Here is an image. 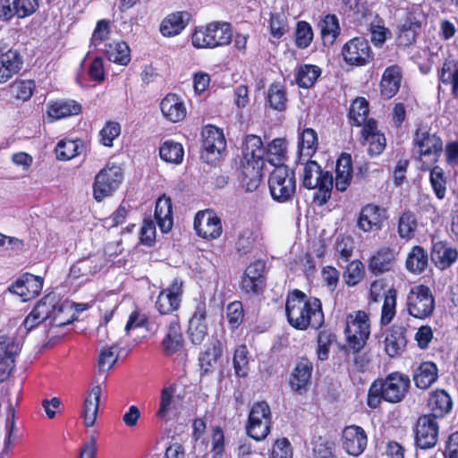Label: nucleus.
<instances>
[{
    "label": "nucleus",
    "instance_id": "f257e3e1",
    "mask_svg": "<svg viewBox=\"0 0 458 458\" xmlns=\"http://www.w3.org/2000/svg\"><path fill=\"white\" fill-rule=\"evenodd\" d=\"M74 319L72 304L56 293L42 297L25 318L23 327L30 332L40 324L60 327L71 324Z\"/></svg>",
    "mask_w": 458,
    "mask_h": 458
},
{
    "label": "nucleus",
    "instance_id": "f03ea898",
    "mask_svg": "<svg viewBox=\"0 0 458 458\" xmlns=\"http://www.w3.org/2000/svg\"><path fill=\"white\" fill-rule=\"evenodd\" d=\"M285 313L289 324L299 330H306L308 327L318 329L324 323L321 301L318 298L308 297L299 290L288 295Z\"/></svg>",
    "mask_w": 458,
    "mask_h": 458
},
{
    "label": "nucleus",
    "instance_id": "7ed1b4c3",
    "mask_svg": "<svg viewBox=\"0 0 458 458\" xmlns=\"http://www.w3.org/2000/svg\"><path fill=\"white\" fill-rule=\"evenodd\" d=\"M266 148L260 137L250 134L242 142L240 181L246 191H254L262 179Z\"/></svg>",
    "mask_w": 458,
    "mask_h": 458
},
{
    "label": "nucleus",
    "instance_id": "20e7f679",
    "mask_svg": "<svg viewBox=\"0 0 458 458\" xmlns=\"http://www.w3.org/2000/svg\"><path fill=\"white\" fill-rule=\"evenodd\" d=\"M415 153L421 163L420 169H429L437 163L443 153V141L436 133H430L425 128L417 129L413 137Z\"/></svg>",
    "mask_w": 458,
    "mask_h": 458
},
{
    "label": "nucleus",
    "instance_id": "39448f33",
    "mask_svg": "<svg viewBox=\"0 0 458 458\" xmlns=\"http://www.w3.org/2000/svg\"><path fill=\"white\" fill-rule=\"evenodd\" d=\"M344 333L348 346L353 352L360 351L370 335L369 315L363 310H357L348 314Z\"/></svg>",
    "mask_w": 458,
    "mask_h": 458
},
{
    "label": "nucleus",
    "instance_id": "423d86ee",
    "mask_svg": "<svg viewBox=\"0 0 458 458\" xmlns=\"http://www.w3.org/2000/svg\"><path fill=\"white\" fill-rule=\"evenodd\" d=\"M435 306V297L428 286L418 284L410 289L407 294L406 307L411 316L419 319H426L432 316Z\"/></svg>",
    "mask_w": 458,
    "mask_h": 458
},
{
    "label": "nucleus",
    "instance_id": "0eeeda50",
    "mask_svg": "<svg viewBox=\"0 0 458 458\" xmlns=\"http://www.w3.org/2000/svg\"><path fill=\"white\" fill-rule=\"evenodd\" d=\"M123 173L120 165L108 163L95 176L93 196L97 201L113 195L123 182Z\"/></svg>",
    "mask_w": 458,
    "mask_h": 458
},
{
    "label": "nucleus",
    "instance_id": "6e6552de",
    "mask_svg": "<svg viewBox=\"0 0 458 458\" xmlns=\"http://www.w3.org/2000/svg\"><path fill=\"white\" fill-rule=\"evenodd\" d=\"M271 196L279 202L290 199L296 189L295 176L293 170L286 165H276L268 179Z\"/></svg>",
    "mask_w": 458,
    "mask_h": 458
},
{
    "label": "nucleus",
    "instance_id": "1a4fd4ad",
    "mask_svg": "<svg viewBox=\"0 0 458 458\" xmlns=\"http://www.w3.org/2000/svg\"><path fill=\"white\" fill-rule=\"evenodd\" d=\"M271 411L266 402L255 403L249 413L246 431L256 441L265 439L270 432Z\"/></svg>",
    "mask_w": 458,
    "mask_h": 458
},
{
    "label": "nucleus",
    "instance_id": "9d476101",
    "mask_svg": "<svg viewBox=\"0 0 458 458\" xmlns=\"http://www.w3.org/2000/svg\"><path fill=\"white\" fill-rule=\"evenodd\" d=\"M194 229L199 237L207 240L217 239L223 232L221 219L210 209L199 211L196 214Z\"/></svg>",
    "mask_w": 458,
    "mask_h": 458
},
{
    "label": "nucleus",
    "instance_id": "9b49d317",
    "mask_svg": "<svg viewBox=\"0 0 458 458\" xmlns=\"http://www.w3.org/2000/svg\"><path fill=\"white\" fill-rule=\"evenodd\" d=\"M202 158L207 162H213L225 149L226 142L224 133L220 129L208 125L202 131Z\"/></svg>",
    "mask_w": 458,
    "mask_h": 458
},
{
    "label": "nucleus",
    "instance_id": "f8f14e48",
    "mask_svg": "<svg viewBox=\"0 0 458 458\" xmlns=\"http://www.w3.org/2000/svg\"><path fill=\"white\" fill-rule=\"evenodd\" d=\"M438 424L431 415L419 418L415 427V443L420 449H428L436 445L438 437Z\"/></svg>",
    "mask_w": 458,
    "mask_h": 458
},
{
    "label": "nucleus",
    "instance_id": "ddd939ff",
    "mask_svg": "<svg viewBox=\"0 0 458 458\" xmlns=\"http://www.w3.org/2000/svg\"><path fill=\"white\" fill-rule=\"evenodd\" d=\"M380 385L385 393V401L396 403L405 397L410 387V378L404 374L394 372L380 381Z\"/></svg>",
    "mask_w": 458,
    "mask_h": 458
},
{
    "label": "nucleus",
    "instance_id": "4468645a",
    "mask_svg": "<svg viewBox=\"0 0 458 458\" xmlns=\"http://www.w3.org/2000/svg\"><path fill=\"white\" fill-rule=\"evenodd\" d=\"M344 61L352 65H365L372 57L369 42L363 38H354L344 44L342 49Z\"/></svg>",
    "mask_w": 458,
    "mask_h": 458
},
{
    "label": "nucleus",
    "instance_id": "2eb2a0df",
    "mask_svg": "<svg viewBox=\"0 0 458 458\" xmlns=\"http://www.w3.org/2000/svg\"><path fill=\"white\" fill-rule=\"evenodd\" d=\"M341 441L344 450L349 455L359 456L367 447L368 437L361 427L351 425L344 428Z\"/></svg>",
    "mask_w": 458,
    "mask_h": 458
},
{
    "label": "nucleus",
    "instance_id": "dca6fc26",
    "mask_svg": "<svg viewBox=\"0 0 458 458\" xmlns=\"http://www.w3.org/2000/svg\"><path fill=\"white\" fill-rule=\"evenodd\" d=\"M182 295V282L175 279L172 284L162 290L156 301V307L161 314H169L180 307Z\"/></svg>",
    "mask_w": 458,
    "mask_h": 458
},
{
    "label": "nucleus",
    "instance_id": "f3484780",
    "mask_svg": "<svg viewBox=\"0 0 458 458\" xmlns=\"http://www.w3.org/2000/svg\"><path fill=\"white\" fill-rule=\"evenodd\" d=\"M386 219V210L384 208L368 204L361 208L357 225L363 232L378 231Z\"/></svg>",
    "mask_w": 458,
    "mask_h": 458
},
{
    "label": "nucleus",
    "instance_id": "a211bd4d",
    "mask_svg": "<svg viewBox=\"0 0 458 458\" xmlns=\"http://www.w3.org/2000/svg\"><path fill=\"white\" fill-rule=\"evenodd\" d=\"M43 288V279L31 274H25L10 288V291L20 296L23 301L35 298Z\"/></svg>",
    "mask_w": 458,
    "mask_h": 458
},
{
    "label": "nucleus",
    "instance_id": "6ab92c4d",
    "mask_svg": "<svg viewBox=\"0 0 458 458\" xmlns=\"http://www.w3.org/2000/svg\"><path fill=\"white\" fill-rule=\"evenodd\" d=\"M207 309L205 303H199L189 321L188 335L194 344H200L208 335Z\"/></svg>",
    "mask_w": 458,
    "mask_h": 458
},
{
    "label": "nucleus",
    "instance_id": "aec40b11",
    "mask_svg": "<svg viewBox=\"0 0 458 458\" xmlns=\"http://www.w3.org/2000/svg\"><path fill=\"white\" fill-rule=\"evenodd\" d=\"M159 106L163 116L171 123L182 121L187 114L183 99L174 93L167 94Z\"/></svg>",
    "mask_w": 458,
    "mask_h": 458
},
{
    "label": "nucleus",
    "instance_id": "412c9836",
    "mask_svg": "<svg viewBox=\"0 0 458 458\" xmlns=\"http://www.w3.org/2000/svg\"><path fill=\"white\" fill-rule=\"evenodd\" d=\"M22 58L20 53L14 49L0 55V84L7 82L15 74H17L22 67Z\"/></svg>",
    "mask_w": 458,
    "mask_h": 458
},
{
    "label": "nucleus",
    "instance_id": "4be33fe9",
    "mask_svg": "<svg viewBox=\"0 0 458 458\" xmlns=\"http://www.w3.org/2000/svg\"><path fill=\"white\" fill-rule=\"evenodd\" d=\"M431 259L441 270L450 267L458 259V251L449 243L439 241L434 243Z\"/></svg>",
    "mask_w": 458,
    "mask_h": 458
},
{
    "label": "nucleus",
    "instance_id": "5701e85b",
    "mask_svg": "<svg viewBox=\"0 0 458 458\" xmlns=\"http://www.w3.org/2000/svg\"><path fill=\"white\" fill-rule=\"evenodd\" d=\"M407 344L406 329L400 326L392 327L385 339V351L389 357L400 356Z\"/></svg>",
    "mask_w": 458,
    "mask_h": 458
},
{
    "label": "nucleus",
    "instance_id": "b1692460",
    "mask_svg": "<svg viewBox=\"0 0 458 458\" xmlns=\"http://www.w3.org/2000/svg\"><path fill=\"white\" fill-rule=\"evenodd\" d=\"M312 370V363L307 359H301L292 372L290 378L291 388L299 393L305 391L310 381Z\"/></svg>",
    "mask_w": 458,
    "mask_h": 458
},
{
    "label": "nucleus",
    "instance_id": "393cba45",
    "mask_svg": "<svg viewBox=\"0 0 458 458\" xmlns=\"http://www.w3.org/2000/svg\"><path fill=\"white\" fill-rule=\"evenodd\" d=\"M361 135L366 143L369 144V152L372 156L379 155L386 147V139L377 129L375 121L369 120L364 124Z\"/></svg>",
    "mask_w": 458,
    "mask_h": 458
},
{
    "label": "nucleus",
    "instance_id": "a878e982",
    "mask_svg": "<svg viewBox=\"0 0 458 458\" xmlns=\"http://www.w3.org/2000/svg\"><path fill=\"white\" fill-rule=\"evenodd\" d=\"M155 219L163 233H168L174 225L171 199L165 195L156 201Z\"/></svg>",
    "mask_w": 458,
    "mask_h": 458
},
{
    "label": "nucleus",
    "instance_id": "bb28decb",
    "mask_svg": "<svg viewBox=\"0 0 458 458\" xmlns=\"http://www.w3.org/2000/svg\"><path fill=\"white\" fill-rule=\"evenodd\" d=\"M352 157L348 154H343L336 162L335 166V189L338 191H345L352 180Z\"/></svg>",
    "mask_w": 458,
    "mask_h": 458
},
{
    "label": "nucleus",
    "instance_id": "cd10ccee",
    "mask_svg": "<svg viewBox=\"0 0 458 458\" xmlns=\"http://www.w3.org/2000/svg\"><path fill=\"white\" fill-rule=\"evenodd\" d=\"M333 186L332 174L328 171H324L321 176L316 177L315 183L313 182L308 189L316 191L313 199L318 205L322 206L330 199Z\"/></svg>",
    "mask_w": 458,
    "mask_h": 458
},
{
    "label": "nucleus",
    "instance_id": "c85d7f7f",
    "mask_svg": "<svg viewBox=\"0 0 458 458\" xmlns=\"http://www.w3.org/2000/svg\"><path fill=\"white\" fill-rule=\"evenodd\" d=\"M402 74L401 68L397 65L387 67L380 82L381 93L386 98L394 97L399 90Z\"/></svg>",
    "mask_w": 458,
    "mask_h": 458
},
{
    "label": "nucleus",
    "instance_id": "c756f323",
    "mask_svg": "<svg viewBox=\"0 0 458 458\" xmlns=\"http://www.w3.org/2000/svg\"><path fill=\"white\" fill-rule=\"evenodd\" d=\"M420 29V23L417 18L409 13L399 27L397 35V44L403 47L411 45L416 38V35Z\"/></svg>",
    "mask_w": 458,
    "mask_h": 458
},
{
    "label": "nucleus",
    "instance_id": "7c9ffc66",
    "mask_svg": "<svg viewBox=\"0 0 458 458\" xmlns=\"http://www.w3.org/2000/svg\"><path fill=\"white\" fill-rule=\"evenodd\" d=\"M100 395L101 387L99 386H94L91 387L88 396L85 398L82 417L84 424L87 427H92L96 421Z\"/></svg>",
    "mask_w": 458,
    "mask_h": 458
},
{
    "label": "nucleus",
    "instance_id": "2f4dec72",
    "mask_svg": "<svg viewBox=\"0 0 458 458\" xmlns=\"http://www.w3.org/2000/svg\"><path fill=\"white\" fill-rule=\"evenodd\" d=\"M263 263L258 261L250 264L245 270L242 287L246 293H257L262 284Z\"/></svg>",
    "mask_w": 458,
    "mask_h": 458
},
{
    "label": "nucleus",
    "instance_id": "473e14b6",
    "mask_svg": "<svg viewBox=\"0 0 458 458\" xmlns=\"http://www.w3.org/2000/svg\"><path fill=\"white\" fill-rule=\"evenodd\" d=\"M428 407L432 411L430 415L436 419L437 417H444L450 412L453 407V402L450 395L445 391L437 390L430 395Z\"/></svg>",
    "mask_w": 458,
    "mask_h": 458
},
{
    "label": "nucleus",
    "instance_id": "72a5a7b5",
    "mask_svg": "<svg viewBox=\"0 0 458 458\" xmlns=\"http://www.w3.org/2000/svg\"><path fill=\"white\" fill-rule=\"evenodd\" d=\"M19 351L20 343L13 335H0V365L13 366Z\"/></svg>",
    "mask_w": 458,
    "mask_h": 458
},
{
    "label": "nucleus",
    "instance_id": "f704fd0d",
    "mask_svg": "<svg viewBox=\"0 0 458 458\" xmlns=\"http://www.w3.org/2000/svg\"><path fill=\"white\" fill-rule=\"evenodd\" d=\"M437 378V368L430 361L421 363L414 371L413 380L417 387L427 389Z\"/></svg>",
    "mask_w": 458,
    "mask_h": 458
},
{
    "label": "nucleus",
    "instance_id": "c9c22d12",
    "mask_svg": "<svg viewBox=\"0 0 458 458\" xmlns=\"http://www.w3.org/2000/svg\"><path fill=\"white\" fill-rule=\"evenodd\" d=\"M395 259V252L390 248L379 250L369 261V268L373 273L381 274L392 269Z\"/></svg>",
    "mask_w": 458,
    "mask_h": 458
},
{
    "label": "nucleus",
    "instance_id": "e433bc0d",
    "mask_svg": "<svg viewBox=\"0 0 458 458\" xmlns=\"http://www.w3.org/2000/svg\"><path fill=\"white\" fill-rule=\"evenodd\" d=\"M81 110V105L74 100H58L48 105L47 114L53 119L57 120L76 115Z\"/></svg>",
    "mask_w": 458,
    "mask_h": 458
},
{
    "label": "nucleus",
    "instance_id": "4c0bfd02",
    "mask_svg": "<svg viewBox=\"0 0 458 458\" xmlns=\"http://www.w3.org/2000/svg\"><path fill=\"white\" fill-rule=\"evenodd\" d=\"M318 140L315 130L304 129L299 138L300 160L311 158L318 149Z\"/></svg>",
    "mask_w": 458,
    "mask_h": 458
},
{
    "label": "nucleus",
    "instance_id": "58836bf2",
    "mask_svg": "<svg viewBox=\"0 0 458 458\" xmlns=\"http://www.w3.org/2000/svg\"><path fill=\"white\" fill-rule=\"evenodd\" d=\"M159 157L166 163L179 165L183 160V147L181 143L174 140H165L159 147Z\"/></svg>",
    "mask_w": 458,
    "mask_h": 458
},
{
    "label": "nucleus",
    "instance_id": "ea45409f",
    "mask_svg": "<svg viewBox=\"0 0 458 458\" xmlns=\"http://www.w3.org/2000/svg\"><path fill=\"white\" fill-rule=\"evenodd\" d=\"M175 387L169 386L164 387L160 394L159 408L157 411V417L162 420H168L171 413L176 409V402L174 398Z\"/></svg>",
    "mask_w": 458,
    "mask_h": 458
},
{
    "label": "nucleus",
    "instance_id": "a19ab883",
    "mask_svg": "<svg viewBox=\"0 0 458 458\" xmlns=\"http://www.w3.org/2000/svg\"><path fill=\"white\" fill-rule=\"evenodd\" d=\"M185 28L183 13L177 12L168 14L161 22L159 31L164 37H174Z\"/></svg>",
    "mask_w": 458,
    "mask_h": 458
},
{
    "label": "nucleus",
    "instance_id": "79ce46f5",
    "mask_svg": "<svg viewBox=\"0 0 458 458\" xmlns=\"http://www.w3.org/2000/svg\"><path fill=\"white\" fill-rule=\"evenodd\" d=\"M83 148L81 140H62L55 147L56 158L61 161L71 160L79 156Z\"/></svg>",
    "mask_w": 458,
    "mask_h": 458
},
{
    "label": "nucleus",
    "instance_id": "37998d69",
    "mask_svg": "<svg viewBox=\"0 0 458 458\" xmlns=\"http://www.w3.org/2000/svg\"><path fill=\"white\" fill-rule=\"evenodd\" d=\"M428 263V252L420 246H414L406 259V268L414 274L422 273Z\"/></svg>",
    "mask_w": 458,
    "mask_h": 458
},
{
    "label": "nucleus",
    "instance_id": "c03bdc74",
    "mask_svg": "<svg viewBox=\"0 0 458 458\" xmlns=\"http://www.w3.org/2000/svg\"><path fill=\"white\" fill-rule=\"evenodd\" d=\"M265 148V160L275 167H276V165H284V161L285 159L287 147L286 141L284 139H275Z\"/></svg>",
    "mask_w": 458,
    "mask_h": 458
},
{
    "label": "nucleus",
    "instance_id": "a18cd8bd",
    "mask_svg": "<svg viewBox=\"0 0 458 458\" xmlns=\"http://www.w3.org/2000/svg\"><path fill=\"white\" fill-rule=\"evenodd\" d=\"M105 52L109 61L121 65L128 64L131 60L129 46L123 41L106 45Z\"/></svg>",
    "mask_w": 458,
    "mask_h": 458
},
{
    "label": "nucleus",
    "instance_id": "49530a36",
    "mask_svg": "<svg viewBox=\"0 0 458 458\" xmlns=\"http://www.w3.org/2000/svg\"><path fill=\"white\" fill-rule=\"evenodd\" d=\"M324 44L332 45L340 34L338 18L335 14L326 15L319 22Z\"/></svg>",
    "mask_w": 458,
    "mask_h": 458
},
{
    "label": "nucleus",
    "instance_id": "de8ad7c7",
    "mask_svg": "<svg viewBox=\"0 0 458 458\" xmlns=\"http://www.w3.org/2000/svg\"><path fill=\"white\" fill-rule=\"evenodd\" d=\"M321 74V69L313 64H302L297 68L296 83L299 87L309 89L314 85Z\"/></svg>",
    "mask_w": 458,
    "mask_h": 458
},
{
    "label": "nucleus",
    "instance_id": "09e8293b",
    "mask_svg": "<svg viewBox=\"0 0 458 458\" xmlns=\"http://www.w3.org/2000/svg\"><path fill=\"white\" fill-rule=\"evenodd\" d=\"M439 81L442 84L452 86V93L458 97V65L454 61L444 63L439 71Z\"/></svg>",
    "mask_w": 458,
    "mask_h": 458
},
{
    "label": "nucleus",
    "instance_id": "8fccbe9b",
    "mask_svg": "<svg viewBox=\"0 0 458 458\" xmlns=\"http://www.w3.org/2000/svg\"><path fill=\"white\" fill-rule=\"evenodd\" d=\"M300 164L302 165V171L300 174L301 185L308 189L313 182L315 183L316 177L321 176L324 171L316 161L310 160V158L300 160Z\"/></svg>",
    "mask_w": 458,
    "mask_h": 458
},
{
    "label": "nucleus",
    "instance_id": "3c124183",
    "mask_svg": "<svg viewBox=\"0 0 458 458\" xmlns=\"http://www.w3.org/2000/svg\"><path fill=\"white\" fill-rule=\"evenodd\" d=\"M182 335L178 324H172L163 341V346L167 355H173L182 348Z\"/></svg>",
    "mask_w": 458,
    "mask_h": 458
},
{
    "label": "nucleus",
    "instance_id": "603ef678",
    "mask_svg": "<svg viewBox=\"0 0 458 458\" xmlns=\"http://www.w3.org/2000/svg\"><path fill=\"white\" fill-rule=\"evenodd\" d=\"M214 48L225 47L231 43L233 31L231 25L227 22H211Z\"/></svg>",
    "mask_w": 458,
    "mask_h": 458
},
{
    "label": "nucleus",
    "instance_id": "864d4df0",
    "mask_svg": "<svg viewBox=\"0 0 458 458\" xmlns=\"http://www.w3.org/2000/svg\"><path fill=\"white\" fill-rule=\"evenodd\" d=\"M369 114V103L364 98H356L351 105L349 117L352 125H364Z\"/></svg>",
    "mask_w": 458,
    "mask_h": 458
},
{
    "label": "nucleus",
    "instance_id": "5fc2aeb1",
    "mask_svg": "<svg viewBox=\"0 0 458 458\" xmlns=\"http://www.w3.org/2000/svg\"><path fill=\"white\" fill-rule=\"evenodd\" d=\"M429 182L434 193L438 199H443L446 194L447 180L442 167L435 165L430 169Z\"/></svg>",
    "mask_w": 458,
    "mask_h": 458
},
{
    "label": "nucleus",
    "instance_id": "6e6d98bb",
    "mask_svg": "<svg viewBox=\"0 0 458 458\" xmlns=\"http://www.w3.org/2000/svg\"><path fill=\"white\" fill-rule=\"evenodd\" d=\"M119 344L114 343L111 346H103L100 349L98 367L99 371L109 370L118 359Z\"/></svg>",
    "mask_w": 458,
    "mask_h": 458
},
{
    "label": "nucleus",
    "instance_id": "4d7b16f0",
    "mask_svg": "<svg viewBox=\"0 0 458 458\" xmlns=\"http://www.w3.org/2000/svg\"><path fill=\"white\" fill-rule=\"evenodd\" d=\"M267 100L271 108L283 111L286 107L287 98L284 85L273 83L267 92Z\"/></svg>",
    "mask_w": 458,
    "mask_h": 458
},
{
    "label": "nucleus",
    "instance_id": "13d9d810",
    "mask_svg": "<svg viewBox=\"0 0 458 458\" xmlns=\"http://www.w3.org/2000/svg\"><path fill=\"white\" fill-rule=\"evenodd\" d=\"M191 43L196 48H214L211 23L197 28L192 34Z\"/></svg>",
    "mask_w": 458,
    "mask_h": 458
},
{
    "label": "nucleus",
    "instance_id": "bf43d9fd",
    "mask_svg": "<svg viewBox=\"0 0 458 458\" xmlns=\"http://www.w3.org/2000/svg\"><path fill=\"white\" fill-rule=\"evenodd\" d=\"M35 83L30 80L15 81L9 86L11 95L16 99L29 100L34 91Z\"/></svg>",
    "mask_w": 458,
    "mask_h": 458
},
{
    "label": "nucleus",
    "instance_id": "052dcab7",
    "mask_svg": "<svg viewBox=\"0 0 458 458\" xmlns=\"http://www.w3.org/2000/svg\"><path fill=\"white\" fill-rule=\"evenodd\" d=\"M418 223L415 215L407 211L399 218L398 233L403 239H411L414 236Z\"/></svg>",
    "mask_w": 458,
    "mask_h": 458
},
{
    "label": "nucleus",
    "instance_id": "680f3d73",
    "mask_svg": "<svg viewBox=\"0 0 458 458\" xmlns=\"http://www.w3.org/2000/svg\"><path fill=\"white\" fill-rule=\"evenodd\" d=\"M288 30L287 18L284 13L271 14L269 20V31L274 38H281Z\"/></svg>",
    "mask_w": 458,
    "mask_h": 458
},
{
    "label": "nucleus",
    "instance_id": "e2e57ef3",
    "mask_svg": "<svg viewBox=\"0 0 458 458\" xmlns=\"http://www.w3.org/2000/svg\"><path fill=\"white\" fill-rule=\"evenodd\" d=\"M396 307V291L389 289L385 296L384 304L382 307L381 323L388 325L395 315Z\"/></svg>",
    "mask_w": 458,
    "mask_h": 458
},
{
    "label": "nucleus",
    "instance_id": "0e129e2a",
    "mask_svg": "<svg viewBox=\"0 0 458 458\" xmlns=\"http://www.w3.org/2000/svg\"><path fill=\"white\" fill-rule=\"evenodd\" d=\"M364 266L360 260L351 261L346 267V271L344 275L345 283L349 286H354L363 277Z\"/></svg>",
    "mask_w": 458,
    "mask_h": 458
},
{
    "label": "nucleus",
    "instance_id": "69168bd1",
    "mask_svg": "<svg viewBox=\"0 0 458 458\" xmlns=\"http://www.w3.org/2000/svg\"><path fill=\"white\" fill-rule=\"evenodd\" d=\"M313 38V31L306 21H298L295 32V43L300 48L308 47Z\"/></svg>",
    "mask_w": 458,
    "mask_h": 458
},
{
    "label": "nucleus",
    "instance_id": "338daca9",
    "mask_svg": "<svg viewBox=\"0 0 458 458\" xmlns=\"http://www.w3.org/2000/svg\"><path fill=\"white\" fill-rule=\"evenodd\" d=\"M248 351L246 346L242 345L239 346L235 352L233 356V368L235 374L238 377H245L248 374L249 370V360H248Z\"/></svg>",
    "mask_w": 458,
    "mask_h": 458
},
{
    "label": "nucleus",
    "instance_id": "774afa93",
    "mask_svg": "<svg viewBox=\"0 0 458 458\" xmlns=\"http://www.w3.org/2000/svg\"><path fill=\"white\" fill-rule=\"evenodd\" d=\"M222 354L221 344L219 342L214 343L212 347L208 348L199 357L201 368L208 372L216 362Z\"/></svg>",
    "mask_w": 458,
    "mask_h": 458
}]
</instances>
